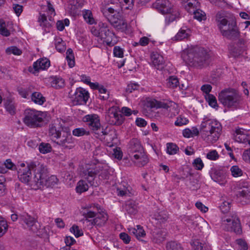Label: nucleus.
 <instances>
[{
  "label": "nucleus",
  "instance_id": "f257e3e1",
  "mask_svg": "<svg viewBox=\"0 0 250 250\" xmlns=\"http://www.w3.org/2000/svg\"><path fill=\"white\" fill-rule=\"evenodd\" d=\"M217 27L222 35L229 40H236L240 36L235 18L222 16L217 13L216 16Z\"/></svg>",
  "mask_w": 250,
  "mask_h": 250
},
{
  "label": "nucleus",
  "instance_id": "f03ea898",
  "mask_svg": "<svg viewBox=\"0 0 250 250\" xmlns=\"http://www.w3.org/2000/svg\"><path fill=\"white\" fill-rule=\"evenodd\" d=\"M100 10L103 15L116 29L125 31L127 29V23L120 13V8L116 5L102 4Z\"/></svg>",
  "mask_w": 250,
  "mask_h": 250
},
{
  "label": "nucleus",
  "instance_id": "7ed1b4c3",
  "mask_svg": "<svg viewBox=\"0 0 250 250\" xmlns=\"http://www.w3.org/2000/svg\"><path fill=\"white\" fill-rule=\"evenodd\" d=\"M221 124L213 119L204 120L200 125L201 136L208 143L216 142L222 132Z\"/></svg>",
  "mask_w": 250,
  "mask_h": 250
},
{
  "label": "nucleus",
  "instance_id": "20e7f679",
  "mask_svg": "<svg viewBox=\"0 0 250 250\" xmlns=\"http://www.w3.org/2000/svg\"><path fill=\"white\" fill-rule=\"evenodd\" d=\"M83 120L89 129L97 135L96 137L104 135L107 140L113 141L117 139L115 129H110L107 127L104 128L101 127L100 118L98 115L95 114L86 115L83 117Z\"/></svg>",
  "mask_w": 250,
  "mask_h": 250
},
{
  "label": "nucleus",
  "instance_id": "39448f33",
  "mask_svg": "<svg viewBox=\"0 0 250 250\" xmlns=\"http://www.w3.org/2000/svg\"><path fill=\"white\" fill-rule=\"evenodd\" d=\"M184 58L189 65L200 69L208 65L210 61V55L203 48L190 49Z\"/></svg>",
  "mask_w": 250,
  "mask_h": 250
},
{
  "label": "nucleus",
  "instance_id": "423d86ee",
  "mask_svg": "<svg viewBox=\"0 0 250 250\" xmlns=\"http://www.w3.org/2000/svg\"><path fill=\"white\" fill-rule=\"evenodd\" d=\"M152 7L163 14H168L165 19L166 22L167 24L180 18L179 8L175 6L169 0H157L153 3Z\"/></svg>",
  "mask_w": 250,
  "mask_h": 250
},
{
  "label": "nucleus",
  "instance_id": "0eeeda50",
  "mask_svg": "<svg viewBox=\"0 0 250 250\" xmlns=\"http://www.w3.org/2000/svg\"><path fill=\"white\" fill-rule=\"evenodd\" d=\"M81 175L87 180L90 186H93L96 175H98L100 178L105 179L108 178L109 172L101 164H88L83 168Z\"/></svg>",
  "mask_w": 250,
  "mask_h": 250
},
{
  "label": "nucleus",
  "instance_id": "6e6552de",
  "mask_svg": "<svg viewBox=\"0 0 250 250\" xmlns=\"http://www.w3.org/2000/svg\"><path fill=\"white\" fill-rule=\"evenodd\" d=\"M218 101L224 106L228 108H237L241 101V97L236 89L226 88L218 94Z\"/></svg>",
  "mask_w": 250,
  "mask_h": 250
},
{
  "label": "nucleus",
  "instance_id": "1a4fd4ad",
  "mask_svg": "<svg viewBox=\"0 0 250 250\" xmlns=\"http://www.w3.org/2000/svg\"><path fill=\"white\" fill-rule=\"evenodd\" d=\"M91 32L94 36L99 38L108 45H113L115 43V34L109 30L105 23L101 22L99 23L98 27H92Z\"/></svg>",
  "mask_w": 250,
  "mask_h": 250
},
{
  "label": "nucleus",
  "instance_id": "9d476101",
  "mask_svg": "<svg viewBox=\"0 0 250 250\" xmlns=\"http://www.w3.org/2000/svg\"><path fill=\"white\" fill-rule=\"evenodd\" d=\"M33 172L32 183L34 186L41 188L45 183L46 178L48 176V169L45 166L39 161H33L29 165Z\"/></svg>",
  "mask_w": 250,
  "mask_h": 250
},
{
  "label": "nucleus",
  "instance_id": "9b49d317",
  "mask_svg": "<svg viewBox=\"0 0 250 250\" xmlns=\"http://www.w3.org/2000/svg\"><path fill=\"white\" fill-rule=\"evenodd\" d=\"M43 113L40 111L28 109L24 112V123L31 128L41 127L43 122Z\"/></svg>",
  "mask_w": 250,
  "mask_h": 250
},
{
  "label": "nucleus",
  "instance_id": "f8f14e48",
  "mask_svg": "<svg viewBox=\"0 0 250 250\" xmlns=\"http://www.w3.org/2000/svg\"><path fill=\"white\" fill-rule=\"evenodd\" d=\"M84 216L87 219L95 217L92 220H90L92 225L102 227L106 223L108 220L107 214L103 211L100 206L98 204L94 205L93 210H89L84 214ZM90 222V221H89Z\"/></svg>",
  "mask_w": 250,
  "mask_h": 250
},
{
  "label": "nucleus",
  "instance_id": "ddd939ff",
  "mask_svg": "<svg viewBox=\"0 0 250 250\" xmlns=\"http://www.w3.org/2000/svg\"><path fill=\"white\" fill-rule=\"evenodd\" d=\"M11 219L16 221L19 219L21 223H24V228L34 233H37L40 229L41 225L36 219L26 213L20 215L19 216L17 214H13L11 216Z\"/></svg>",
  "mask_w": 250,
  "mask_h": 250
},
{
  "label": "nucleus",
  "instance_id": "4468645a",
  "mask_svg": "<svg viewBox=\"0 0 250 250\" xmlns=\"http://www.w3.org/2000/svg\"><path fill=\"white\" fill-rule=\"evenodd\" d=\"M221 226L224 229L237 234H240L242 231L240 221L235 213H231L223 217Z\"/></svg>",
  "mask_w": 250,
  "mask_h": 250
},
{
  "label": "nucleus",
  "instance_id": "2eb2a0df",
  "mask_svg": "<svg viewBox=\"0 0 250 250\" xmlns=\"http://www.w3.org/2000/svg\"><path fill=\"white\" fill-rule=\"evenodd\" d=\"M62 130V134L56 142L57 144L64 149L73 148L75 146V139L72 136L69 127H64Z\"/></svg>",
  "mask_w": 250,
  "mask_h": 250
},
{
  "label": "nucleus",
  "instance_id": "dca6fc26",
  "mask_svg": "<svg viewBox=\"0 0 250 250\" xmlns=\"http://www.w3.org/2000/svg\"><path fill=\"white\" fill-rule=\"evenodd\" d=\"M32 162V161L27 162L26 165L25 163H21L18 173L20 181L31 186H34V184L32 183L33 178V176L32 175V169L29 166Z\"/></svg>",
  "mask_w": 250,
  "mask_h": 250
},
{
  "label": "nucleus",
  "instance_id": "f3484780",
  "mask_svg": "<svg viewBox=\"0 0 250 250\" xmlns=\"http://www.w3.org/2000/svg\"><path fill=\"white\" fill-rule=\"evenodd\" d=\"M106 120L110 125H120L124 123L125 118L120 113L119 108L116 106H113L109 108Z\"/></svg>",
  "mask_w": 250,
  "mask_h": 250
},
{
  "label": "nucleus",
  "instance_id": "a211bd4d",
  "mask_svg": "<svg viewBox=\"0 0 250 250\" xmlns=\"http://www.w3.org/2000/svg\"><path fill=\"white\" fill-rule=\"evenodd\" d=\"M89 97L88 91L79 87L76 89L71 98L74 104L83 105L86 104Z\"/></svg>",
  "mask_w": 250,
  "mask_h": 250
},
{
  "label": "nucleus",
  "instance_id": "6ab92c4d",
  "mask_svg": "<svg viewBox=\"0 0 250 250\" xmlns=\"http://www.w3.org/2000/svg\"><path fill=\"white\" fill-rule=\"evenodd\" d=\"M238 190L236 196L245 202L250 201V183L241 182L237 186Z\"/></svg>",
  "mask_w": 250,
  "mask_h": 250
},
{
  "label": "nucleus",
  "instance_id": "aec40b11",
  "mask_svg": "<svg viewBox=\"0 0 250 250\" xmlns=\"http://www.w3.org/2000/svg\"><path fill=\"white\" fill-rule=\"evenodd\" d=\"M234 140L244 145L245 146H250V132L243 128H238L233 134Z\"/></svg>",
  "mask_w": 250,
  "mask_h": 250
},
{
  "label": "nucleus",
  "instance_id": "412c9836",
  "mask_svg": "<svg viewBox=\"0 0 250 250\" xmlns=\"http://www.w3.org/2000/svg\"><path fill=\"white\" fill-rule=\"evenodd\" d=\"M50 65V61L47 58H42L37 60L33 64V67H29V72L36 74L41 70L47 69Z\"/></svg>",
  "mask_w": 250,
  "mask_h": 250
},
{
  "label": "nucleus",
  "instance_id": "4be33fe9",
  "mask_svg": "<svg viewBox=\"0 0 250 250\" xmlns=\"http://www.w3.org/2000/svg\"><path fill=\"white\" fill-rule=\"evenodd\" d=\"M130 157L134 164L139 167H144L149 162L148 157L144 151L138 154H134L132 156H130Z\"/></svg>",
  "mask_w": 250,
  "mask_h": 250
},
{
  "label": "nucleus",
  "instance_id": "5701e85b",
  "mask_svg": "<svg viewBox=\"0 0 250 250\" xmlns=\"http://www.w3.org/2000/svg\"><path fill=\"white\" fill-rule=\"evenodd\" d=\"M64 127H68V126L62 125L60 124H52L50 125L49 127V136L52 139L58 140L62 134V129Z\"/></svg>",
  "mask_w": 250,
  "mask_h": 250
},
{
  "label": "nucleus",
  "instance_id": "b1692460",
  "mask_svg": "<svg viewBox=\"0 0 250 250\" xmlns=\"http://www.w3.org/2000/svg\"><path fill=\"white\" fill-rule=\"evenodd\" d=\"M210 176L214 181L220 185H224L227 182L226 174L222 170L213 169L210 173Z\"/></svg>",
  "mask_w": 250,
  "mask_h": 250
},
{
  "label": "nucleus",
  "instance_id": "393cba45",
  "mask_svg": "<svg viewBox=\"0 0 250 250\" xmlns=\"http://www.w3.org/2000/svg\"><path fill=\"white\" fill-rule=\"evenodd\" d=\"M143 151H144L143 147L139 140L136 139H133L130 141L128 147L130 156L134 154H138Z\"/></svg>",
  "mask_w": 250,
  "mask_h": 250
},
{
  "label": "nucleus",
  "instance_id": "a878e982",
  "mask_svg": "<svg viewBox=\"0 0 250 250\" xmlns=\"http://www.w3.org/2000/svg\"><path fill=\"white\" fill-rule=\"evenodd\" d=\"M151 60L155 68L162 70L164 67V60L162 56L157 52H152L151 54Z\"/></svg>",
  "mask_w": 250,
  "mask_h": 250
},
{
  "label": "nucleus",
  "instance_id": "bb28decb",
  "mask_svg": "<svg viewBox=\"0 0 250 250\" xmlns=\"http://www.w3.org/2000/svg\"><path fill=\"white\" fill-rule=\"evenodd\" d=\"M185 9L189 13H192L194 10L199 8L200 3L198 0H181Z\"/></svg>",
  "mask_w": 250,
  "mask_h": 250
},
{
  "label": "nucleus",
  "instance_id": "cd10ccee",
  "mask_svg": "<svg viewBox=\"0 0 250 250\" xmlns=\"http://www.w3.org/2000/svg\"><path fill=\"white\" fill-rule=\"evenodd\" d=\"M38 21L40 23V25L44 29V31L49 32L53 22L48 21L44 14L40 15Z\"/></svg>",
  "mask_w": 250,
  "mask_h": 250
},
{
  "label": "nucleus",
  "instance_id": "c85d7f7f",
  "mask_svg": "<svg viewBox=\"0 0 250 250\" xmlns=\"http://www.w3.org/2000/svg\"><path fill=\"white\" fill-rule=\"evenodd\" d=\"M129 231L130 234H133L135 237L139 239L141 237H144L146 236L145 231L140 225H137L136 228H130L129 229Z\"/></svg>",
  "mask_w": 250,
  "mask_h": 250
},
{
  "label": "nucleus",
  "instance_id": "c756f323",
  "mask_svg": "<svg viewBox=\"0 0 250 250\" xmlns=\"http://www.w3.org/2000/svg\"><path fill=\"white\" fill-rule=\"evenodd\" d=\"M148 103L151 108H163L167 109L170 107L169 104L167 103L158 101L155 99L151 100Z\"/></svg>",
  "mask_w": 250,
  "mask_h": 250
},
{
  "label": "nucleus",
  "instance_id": "7c9ffc66",
  "mask_svg": "<svg viewBox=\"0 0 250 250\" xmlns=\"http://www.w3.org/2000/svg\"><path fill=\"white\" fill-rule=\"evenodd\" d=\"M32 101L39 105H42L45 102L46 100L42 94L39 92H34L31 95Z\"/></svg>",
  "mask_w": 250,
  "mask_h": 250
},
{
  "label": "nucleus",
  "instance_id": "2f4dec72",
  "mask_svg": "<svg viewBox=\"0 0 250 250\" xmlns=\"http://www.w3.org/2000/svg\"><path fill=\"white\" fill-rule=\"evenodd\" d=\"M84 21L89 24L96 23V21L93 18L92 12L89 10H83L82 11Z\"/></svg>",
  "mask_w": 250,
  "mask_h": 250
},
{
  "label": "nucleus",
  "instance_id": "473e14b6",
  "mask_svg": "<svg viewBox=\"0 0 250 250\" xmlns=\"http://www.w3.org/2000/svg\"><path fill=\"white\" fill-rule=\"evenodd\" d=\"M125 209L130 214H135L137 212V206L132 201H128L126 203Z\"/></svg>",
  "mask_w": 250,
  "mask_h": 250
},
{
  "label": "nucleus",
  "instance_id": "72a5a7b5",
  "mask_svg": "<svg viewBox=\"0 0 250 250\" xmlns=\"http://www.w3.org/2000/svg\"><path fill=\"white\" fill-rule=\"evenodd\" d=\"M51 84L55 88H61L64 86V81L60 77H55L52 79Z\"/></svg>",
  "mask_w": 250,
  "mask_h": 250
},
{
  "label": "nucleus",
  "instance_id": "f704fd0d",
  "mask_svg": "<svg viewBox=\"0 0 250 250\" xmlns=\"http://www.w3.org/2000/svg\"><path fill=\"white\" fill-rule=\"evenodd\" d=\"M89 186L84 180L79 181L77 184L76 190L77 192L81 193L88 189Z\"/></svg>",
  "mask_w": 250,
  "mask_h": 250
},
{
  "label": "nucleus",
  "instance_id": "c9c22d12",
  "mask_svg": "<svg viewBox=\"0 0 250 250\" xmlns=\"http://www.w3.org/2000/svg\"><path fill=\"white\" fill-rule=\"evenodd\" d=\"M205 99L208 104L212 108L217 109L218 104L216 97L212 94L206 95Z\"/></svg>",
  "mask_w": 250,
  "mask_h": 250
},
{
  "label": "nucleus",
  "instance_id": "e433bc0d",
  "mask_svg": "<svg viewBox=\"0 0 250 250\" xmlns=\"http://www.w3.org/2000/svg\"><path fill=\"white\" fill-rule=\"evenodd\" d=\"M66 59L68 64L70 67L72 68L74 66L75 64L73 50L71 48H68L66 51Z\"/></svg>",
  "mask_w": 250,
  "mask_h": 250
},
{
  "label": "nucleus",
  "instance_id": "4c0bfd02",
  "mask_svg": "<svg viewBox=\"0 0 250 250\" xmlns=\"http://www.w3.org/2000/svg\"><path fill=\"white\" fill-rule=\"evenodd\" d=\"M59 180L55 175L48 176L46 178L45 183H43L42 186L53 187L57 184Z\"/></svg>",
  "mask_w": 250,
  "mask_h": 250
},
{
  "label": "nucleus",
  "instance_id": "58836bf2",
  "mask_svg": "<svg viewBox=\"0 0 250 250\" xmlns=\"http://www.w3.org/2000/svg\"><path fill=\"white\" fill-rule=\"evenodd\" d=\"M54 44L56 49L59 52H62L65 50L64 42L61 38L56 37L54 39Z\"/></svg>",
  "mask_w": 250,
  "mask_h": 250
},
{
  "label": "nucleus",
  "instance_id": "ea45409f",
  "mask_svg": "<svg viewBox=\"0 0 250 250\" xmlns=\"http://www.w3.org/2000/svg\"><path fill=\"white\" fill-rule=\"evenodd\" d=\"M192 13H193L194 18L200 21L206 20L205 13L198 8L194 10Z\"/></svg>",
  "mask_w": 250,
  "mask_h": 250
},
{
  "label": "nucleus",
  "instance_id": "a19ab883",
  "mask_svg": "<svg viewBox=\"0 0 250 250\" xmlns=\"http://www.w3.org/2000/svg\"><path fill=\"white\" fill-rule=\"evenodd\" d=\"M188 31L184 29H181L172 39L175 41H181L188 38Z\"/></svg>",
  "mask_w": 250,
  "mask_h": 250
},
{
  "label": "nucleus",
  "instance_id": "79ce46f5",
  "mask_svg": "<svg viewBox=\"0 0 250 250\" xmlns=\"http://www.w3.org/2000/svg\"><path fill=\"white\" fill-rule=\"evenodd\" d=\"M72 134L76 137L89 135V131L83 127L76 128L73 130Z\"/></svg>",
  "mask_w": 250,
  "mask_h": 250
},
{
  "label": "nucleus",
  "instance_id": "37998d69",
  "mask_svg": "<svg viewBox=\"0 0 250 250\" xmlns=\"http://www.w3.org/2000/svg\"><path fill=\"white\" fill-rule=\"evenodd\" d=\"M52 147L48 143H42L39 146L40 152L42 154H46L51 152Z\"/></svg>",
  "mask_w": 250,
  "mask_h": 250
},
{
  "label": "nucleus",
  "instance_id": "c03bdc74",
  "mask_svg": "<svg viewBox=\"0 0 250 250\" xmlns=\"http://www.w3.org/2000/svg\"><path fill=\"white\" fill-rule=\"evenodd\" d=\"M167 250H183L180 243L175 241H171L167 244Z\"/></svg>",
  "mask_w": 250,
  "mask_h": 250
},
{
  "label": "nucleus",
  "instance_id": "a18cd8bd",
  "mask_svg": "<svg viewBox=\"0 0 250 250\" xmlns=\"http://www.w3.org/2000/svg\"><path fill=\"white\" fill-rule=\"evenodd\" d=\"M179 150L178 146L173 143H167V151L170 155H174L177 153Z\"/></svg>",
  "mask_w": 250,
  "mask_h": 250
},
{
  "label": "nucleus",
  "instance_id": "49530a36",
  "mask_svg": "<svg viewBox=\"0 0 250 250\" xmlns=\"http://www.w3.org/2000/svg\"><path fill=\"white\" fill-rule=\"evenodd\" d=\"M179 82L176 77L174 76L169 77L167 83V85L169 87L172 88H175L179 85Z\"/></svg>",
  "mask_w": 250,
  "mask_h": 250
},
{
  "label": "nucleus",
  "instance_id": "de8ad7c7",
  "mask_svg": "<svg viewBox=\"0 0 250 250\" xmlns=\"http://www.w3.org/2000/svg\"><path fill=\"white\" fill-rule=\"evenodd\" d=\"M155 218L156 220L159 221L160 222H163L167 220L168 216L167 211H161L155 215Z\"/></svg>",
  "mask_w": 250,
  "mask_h": 250
},
{
  "label": "nucleus",
  "instance_id": "09e8293b",
  "mask_svg": "<svg viewBox=\"0 0 250 250\" xmlns=\"http://www.w3.org/2000/svg\"><path fill=\"white\" fill-rule=\"evenodd\" d=\"M8 225L6 220L0 217V237L2 236L7 231Z\"/></svg>",
  "mask_w": 250,
  "mask_h": 250
},
{
  "label": "nucleus",
  "instance_id": "8fccbe9b",
  "mask_svg": "<svg viewBox=\"0 0 250 250\" xmlns=\"http://www.w3.org/2000/svg\"><path fill=\"white\" fill-rule=\"evenodd\" d=\"M5 51L6 53L8 55L13 54L15 55H20L22 53V51L21 49L15 46H12L8 47L6 49Z\"/></svg>",
  "mask_w": 250,
  "mask_h": 250
},
{
  "label": "nucleus",
  "instance_id": "3c124183",
  "mask_svg": "<svg viewBox=\"0 0 250 250\" xmlns=\"http://www.w3.org/2000/svg\"><path fill=\"white\" fill-rule=\"evenodd\" d=\"M70 232L73 233L76 237H79L83 235V232L82 229L77 225H73L70 229Z\"/></svg>",
  "mask_w": 250,
  "mask_h": 250
},
{
  "label": "nucleus",
  "instance_id": "603ef678",
  "mask_svg": "<svg viewBox=\"0 0 250 250\" xmlns=\"http://www.w3.org/2000/svg\"><path fill=\"white\" fill-rule=\"evenodd\" d=\"M231 175L234 177H240L242 175L243 171L237 166H233L230 168Z\"/></svg>",
  "mask_w": 250,
  "mask_h": 250
},
{
  "label": "nucleus",
  "instance_id": "864d4df0",
  "mask_svg": "<svg viewBox=\"0 0 250 250\" xmlns=\"http://www.w3.org/2000/svg\"><path fill=\"white\" fill-rule=\"evenodd\" d=\"M98 90H99V92L100 94V99L105 100L109 98L108 92L104 86L100 85Z\"/></svg>",
  "mask_w": 250,
  "mask_h": 250
},
{
  "label": "nucleus",
  "instance_id": "5fc2aeb1",
  "mask_svg": "<svg viewBox=\"0 0 250 250\" xmlns=\"http://www.w3.org/2000/svg\"><path fill=\"white\" fill-rule=\"evenodd\" d=\"M19 94L23 98H28L31 91L30 88H19L18 89Z\"/></svg>",
  "mask_w": 250,
  "mask_h": 250
},
{
  "label": "nucleus",
  "instance_id": "6e6d98bb",
  "mask_svg": "<svg viewBox=\"0 0 250 250\" xmlns=\"http://www.w3.org/2000/svg\"><path fill=\"white\" fill-rule=\"evenodd\" d=\"M206 157L210 160L215 161L219 158V155L216 150H212L207 154Z\"/></svg>",
  "mask_w": 250,
  "mask_h": 250
},
{
  "label": "nucleus",
  "instance_id": "4d7b16f0",
  "mask_svg": "<svg viewBox=\"0 0 250 250\" xmlns=\"http://www.w3.org/2000/svg\"><path fill=\"white\" fill-rule=\"evenodd\" d=\"M220 208L223 213L228 212L230 208V202L229 201L223 202L220 206Z\"/></svg>",
  "mask_w": 250,
  "mask_h": 250
},
{
  "label": "nucleus",
  "instance_id": "13d9d810",
  "mask_svg": "<svg viewBox=\"0 0 250 250\" xmlns=\"http://www.w3.org/2000/svg\"><path fill=\"white\" fill-rule=\"evenodd\" d=\"M120 4L124 6L125 9H129L132 7L133 0H118Z\"/></svg>",
  "mask_w": 250,
  "mask_h": 250
},
{
  "label": "nucleus",
  "instance_id": "bf43d9fd",
  "mask_svg": "<svg viewBox=\"0 0 250 250\" xmlns=\"http://www.w3.org/2000/svg\"><path fill=\"white\" fill-rule=\"evenodd\" d=\"M192 165L193 167L197 170H201L204 167V164L200 158L195 159Z\"/></svg>",
  "mask_w": 250,
  "mask_h": 250
},
{
  "label": "nucleus",
  "instance_id": "052dcab7",
  "mask_svg": "<svg viewBox=\"0 0 250 250\" xmlns=\"http://www.w3.org/2000/svg\"><path fill=\"white\" fill-rule=\"evenodd\" d=\"M188 123V120L185 117L179 116L177 117L175 122V125L176 126H182L187 125Z\"/></svg>",
  "mask_w": 250,
  "mask_h": 250
},
{
  "label": "nucleus",
  "instance_id": "680f3d73",
  "mask_svg": "<svg viewBox=\"0 0 250 250\" xmlns=\"http://www.w3.org/2000/svg\"><path fill=\"white\" fill-rule=\"evenodd\" d=\"M192 245L194 250H204V244L201 243L198 240L194 241Z\"/></svg>",
  "mask_w": 250,
  "mask_h": 250
},
{
  "label": "nucleus",
  "instance_id": "e2e57ef3",
  "mask_svg": "<svg viewBox=\"0 0 250 250\" xmlns=\"http://www.w3.org/2000/svg\"><path fill=\"white\" fill-rule=\"evenodd\" d=\"M113 53L115 57H117L119 58L123 57V50L122 48H121L119 46H115L113 49Z\"/></svg>",
  "mask_w": 250,
  "mask_h": 250
},
{
  "label": "nucleus",
  "instance_id": "0e129e2a",
  "mask_svg": "<svg viewBox=\"0 0 250 250\" xmlns=\"http://www.w3.org/2000/svg\"><path fill=\"white\" fill-rule=\"evenodd\" d=\"M139 85L136 83H131L127 85L126 88V91L127 93H131L133 91L138 89Z\"/></svg>",
  "mask_w": 250,
  "mask_h": 250
},
{
  "label": "nucleus",
  "instance_id": "69168bd1",
  "mask_svg": "<svg viewBox=\"0 0 250 250\" xmlns=\"http://www.w3.org/2000/svg\"><path fill=\"white\" fill-rule=\"evenodd\" d=\"M242 158L246 162L250 163V148L243 152Z\"/></svg>",
  "mask_w": 250,
  "mask_h": 250
},
{
  "label": "nucleus",
  "instance_id": "338daca9",
  "mask_svg": "<svg viewBox=\"0 0 250 250\" xmlns=\"http://www.w3.org/2000/svg\"><path fill=\"white\" fill-rule=\"evenodd\" d=\"M211 89L212 86L209 84H204L201 87V90L206 95L210 94L209 92L211 91Z\"/></svg>",
  "mask_w": 250,
  "mask_h": 250
},
{
  "label": "nucleus",
  "instance_id": "774afa93",
  "mask_svg": "<svg viewBox=\"0 0 250 250\" xmlns=\"http://www.w3.org/2000/svg\"><path fill=\"white\" fill-rule=\"evenodd\" d=\"M13 8L15 13L18 16L21 15L23 10L22 6L17 4H14L13 5Z\"/></svg>",
  "mask_w": 250,
  "mask_h": 250
}]
</instances>
